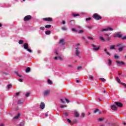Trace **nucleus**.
<instances>
[{"mask_svg": "<svg viewBox=\"0 0 126 126\" xmlns=\"http://www.w3.org/2000/svg\"><path fill=\"white\" fill-rule=\"evenodd\" d=\"M98 121H99V122H102V121H103V119H102V118H99V119H98Z\"/></svg>", "mask_w": 126, "mask_h": 126, "instance_id": "55", "label": "nucleus"}, {"mask_svg": "<svg viewBox=\"0 0 126 126\" xmlns=\"http://www.w3.org/2000/svg\"><path fill=\"white\" fill-rule=\"evenodd\" d=\"M73 16H74V17H76V16H79V14H73Z\"/></svg>", "mask_w": 126, "mask_h": 126, "instance_id": "39", "label": "nucleus"}, {"mask_svg": "<svg viewBox=\"0 0 126 126\" xmlns=\"http://www.w3.org/2000/svg\"><path fill=\"white\" fill-rule=\"evenodd\" d=\"M72 31H73V32H78V33H83V31L81 30V31H78L77 30H76V29L74 28L72 29Z\"/></svg>", "mask_w": 126, "mask_h": 126, "instance_id": "11", "label": "nucleus"}, {"mask_svg": "<svg viewBox=\"0 0 126 126\" xmlns=\"http://www.w3.org/2000/svg\"><path fill=\"white\" fill-rule=\"evenodd\" d=\"M104 52L106 53V54H107V55H108V56H111V53H109V52H108V50H107V49L105 48L104 49Z\"/></svg>", "mask_w": 126, "mask_h": 126, "instance_id": "21", "label": "nucleus"}, {"mask_svg": "<svg viewBox=\"0 0 126 126\" xmlns=\"http://www.w3.org/2000/svg\"><path fill=\"white\" fill-rule=\"evenodd\" d=\"M122 40H126V35L122 37Z\"/></svg>", "mask_w": 126, "mask_h": 126, "instance_id": "44", "label": "nucleus"}, {"mask_svg": "<svg viewBox=\"0 0 126 126\" xmlns=\"http://www.w3.org/2000/svg\"><path fill=\"white\" fill-rule=\"evenodd\" d=\"M16 96H18V95H19V93H17L16 94Z\"/></svg>", "mask_w": 126, "mask_h": 126, "instance_id": "60", "label": "nucleus"}, {"mask_svg": "<svg viewBox=\"0 0 126 126\" xmlns=\"http://www.w3.org/2000/svg\"><path fill=\"white\" fill-rule=\"evenodd\" d=\"M40 109H42V110L45 108V103H44V102L41 103L40 105Z\"/></svg>", "mask_w": 126, "mask_h": 126, "instance_id": "12", "label": "nucleus"}, {"mask_svg": "<svg viewBox=\"0 0 126 126\" xmlns=\"http://www.w3.org/2000/svg\"><path fill=\"white\" fill-rule=\"evenodd\" d=\"M67 122H68L69 124H70L71 123V121H70V120H69V119H67Z\"/></svg>", "mask_w": 126, "mask_h": 126, "instance_id": "49", "label": "nucleus"}, {"mask_svg": "<svg viewBox=\"0 0 126 126\" xmlns=\"http://www.w3.org/2000/svg\"><path fill=\"white\" fill-rule=\"evenodd\" d=\"M16 74L17 76H19V77H21V75H19L18 73H16Z\"/></svg>", "mask_w": 126, "mask_h": 126, "instance_id": "54", "label": "nucleus"}, {"mask_svg": "<svg viewBox=\"0 0 126 126\" xmlns=\"http://www.w3.org/2000/svg\"><path fill=\"white\" fill-rule=\"evenodd\" d=\"M116 81H117L118 83H121V80L118 77H116Z\"/></svg>", "mask_w": 126, "mask_h": 126, "instance_id": "24", "label": "nucleus"}, {"mask_svg": "<svg viewBox=\"0 0 126 126\" xmlns=\"http://www.w3.org/2000/svg\"><path fill=\"white\" fill-rule=\"evenodd\" d=\"M48 84H53V82H52V81L51 80H48Z\"/></svg>", "mask_w": 126, "mask_h": 126, "instance_id": "31", "label": "nucleus"}, {"mask_svg": "<svg viewBox=\"0 0 126 126\" xmlns=\"http://www.w3.org/2000/svg\"><path fill=\"white\" fill-rule=\"evenodd\" d=\"M27 50L29 52V53H32V50L31 49H29V48L27 49Z\"/></svg>", "mask_w": 126, "mask_h": 126, "instance_id": "46", "label": "nucleus"}, {"mask_svg": "<svg viewBox=\"0 0 126 126\" xmlns=\"http://www.w3.org/2000/svg\"><path fill=\"white\" fill-rule=\"evenodd\" d=\"M104 125L103 124L100 125V126H104Z\"/></svg>", "mask_w": 126, "mask_h": 126, "instance_id": "64", "label": "nucleus"}, {"mask_svg": "<svg viewBox=\"0 0 126 126\" xmlns=\"http://www.w3.org/2000/svg\"><path fill=\"white\" fill-rule=\"evenodd\" d=\"M117 47H120V48L118 49L119 52H122L123 49L125 48V45L123 43H119L117 45Z\"/></svg>", "mask_w": 126, "mask_h": 126, "instance_id": "2", "label": "nucleus"}, {"mask_svg": "<svg viewBox=\"0 0 126 126\" xmlns=\"http://www.w3.org/2000/svg\"><path fill=\"white\" fill-rule=\"evenodd\" d=\"M19 44H20V45L23 44V40H20L19 41Z\"/></svg>", "mask_w": 126, "mask_h": 126, "instance_id": "36", "label": "nucleus"}, {"mask_svg": "<svg viewBox=\"0 0 126 126\" xmlns=\"http://www.w3.org/2000/svg\"><path fill=\"white\" fill-rule=\"evenodd\" d=\"M61 101L63 104H65V101L66 103H69V100L67 98H62L61 99Z\"/></svg>", "mask_w": 126, "mask_h": 126, "instance_id": "6", "label": "nucleus"}, {"mask_svg": "<svg viewBox=\"0 0 126 126\" xmlns=\"http://www.w3.org/2000/svg\"><path fill=\"white\" fill-rule=\"evenodd\" d=\"M98 111H99V109H96L94 111V113H97V112H98Z\"/></svg>", "mask_w": 126, "mask_h": 126, "instance_id": "51", "label": "nucleus"}, {"mask_svg": "<svg viewBox=\"0 0 126 126\" xmlns=\"http://www.w3.org/2000/svg\"><path fill=\"white\" fill-rule=\"evenodd\" d=\"M60 107L62 109H63V108L66 107V105H61Z\"/></svg>", "mask_w": 126, "mask_h": 126, "instance_id": "38", "label": "nucleus"}, {"mask_svg": "<svg viewBox=\"0 0 126 126\" xmlns=\"http://www.w3.org/2000/svg\"><path fill=\"white\" fill-rule=\"evenodd\" d=\"M30 70H31L30 67H28L26 69V72H27V73L30 72Z\"/></svg>", "mask_w": 126, "mask_h": 126, "instance_id": "22", "label": "nucleus"}, {"mask_svg": "<svg viewBox=\"0 0 126 126\" xmlns=\"http://www.w3.org/2000/svg\"><path fill=\"white\" fill-rule=\"evenodd\" d=\"M90 78H91V79H93V76H90Z\"/></svg>", "mask_w": 126, "mask_h": 126, "instance_id": "58", "label": "nucleus"}, {"mask_svg": "<svg viewBox=\"0 0 126 126\" xmlns=\"http://www.w3.org/2000/svg\"><path fill=\"white\" fill-rule=\"evenodd\" d=\"M86 21H89V20H91V18H87L86 19Z\"/></svg>", "mask_w": 126, "mask_h": 126, "instance_id": "43", "label": "nucleus"}, {"mask_svg": "<svg viewBox=\"0 0 126 126\" xmlns=\"http://www.w3.org/2000/svg\"><path fill=\"white\" fill-rule=\"evenodd\" d=\"M88 29H91L92 28H93V26H89L87 27Z\"/></svg>", "mask_w": 126, "mask_h": 126, "instance_id": "37", "label": "nucleus"}, {"mask_svg": "<svg viewBox=\"0 0 126 126\" xmlns=\"http://www.w3.org/2000/svg\"><path fill=\"white\" fill-rule=\"evenodd\" d=\"M109 30L110 31H113V29H112L111 28L107 27L105 29H102L101 31V32H105L109 31Z\"/></svg>", "mask_w": 126, "mask_h": 126, "instance_id": "4", "label": "nucleus"}, {"mask_svg": "<svg viewBox=\"0 0 126 126\" xmlns=\"http://www.w3.org/2000/svg\"><path fill=\"white\" fill-rule=\"evenodd\" d=\"M62 23L63 24H65V21H63Z\"/></svg>", "mask_w": 126, "mask_h": 126, "instance_id": "57", "label": "nucleus"}, {"mask_svg": "<svg viewBox=\"0 0 126 126\" xmlns=\"http://www.w3.org/2000/svg\"><path fill=\"white\" fill-rule=\"evenodd\" d=\"M110 40H111V37H108L107 38V41H110Z\"/></svg>", "mask_w": 126, "mask_h": 126, "instance_id": "52", "label": "nucleus"}, {"mask_svg": "<svg viewBox=\"0 0 126 126\" xmlns=\"http://www.w3.org/2000/svg\"><path fill=\"white\" fill-rule=\"evenodd\" d=\"M59 44L60 45H64V39H61L59 42Z\"/></svg>", "mask_w": 126, "mask_h": 126, "instance_id": "14", "label": "nucleus"}, {"mask_svg": "<svg viewBox=\"0 0 126 126\" xmlns=\"http://www.w3.org/2000/svg\"><path fill=\"white\" fill-rule=\"evenodd\" d=\"M122 34H121V32H117L116 34H115L113 35V37L114 38H117V37L122 38Z\"/></svg>", "mask_w": 126, "mask_h": 126, "instance_id": "5", "label": "nucleus"}, {"mask_svg": "<svg viewBox=\"0 0 126 126\" xmlns=\"http://www.w3.org/2000/svg\"><path fill=\"white\" fill-rule=\"evenodd\" d=\"M75 55L77 57H79V58H80V56H79L80 52H79V48L78 47L75 48Z\"/></svg>", "mask_w": 126, "mask_h": 126, "instance_id": "3", "label": "nucleus"}, {"mask_svg": "<svg viewBox=\"0 0 126 126\" xmlns=\"http://www.w3.org/2000/svg\"><path fill=\"white\" fill-rule=\"evenodd\" d=\"M93 48L94 49V51H98L99 49H100V47H97L95 45H93Z\"/></svg>", "mask_w": 126, "mask_h": 126, "instance_id": "10", "label": "nucleus"}, {"mask_svg": "<svg viewBox=\"0 0 126 126\" xmlns=\"http://www.w3.org/2000/svg\"><path fill=\"white\" fill-rule=\"evenodd\" d=\"M123 125H124L125 126H126V123L125 122H123Z\"/></svg>", "mask_w": 126, "mask_h": 126, "instance_id": "63", "label": "nucleus"}, {"mask_svg": "<svg viewBox=\"0 0 126 126\" xmlns=\"http://www.w3.org/2000/svg\"><path fill=\"white\" fill-rule=\"evenodd\" d=\"M108 64L109 65H112V61L111 59H108Z\"/></svg>", "mask_w": 126, "mask_h": 126, "instance_id": "25", "label": "nucleus"}, {"mask_svg": "<svg viewBox=\"0 0 126 126\" xmlns=\"http://www.w3.org/2000/svg\"><path fill=\"white\" fill-rule=\"evenodd\" d=\"M105 36H107V37H109V35L108 34H105Z\"/></svg>", "mask_w": 126, "mask_h": 126, "instance_id": "62", "label": "nucleus"}, {"mask_svg": "<svg viewBox=\"0 0 126 126\" xmlns=\"http://www.w3.org/2000/svg\"><path fill=\"white\" fill-rule=\"evenodd\" d=\"M81 116H82L83 118H84V117H85V114H84V113H82Z\"/></svg>", "mask_w": 126, "mask_h": 126, "instance_id": "50", "label": "nucleus"}, {"mask_svg": "<svg viewBox=\"0 0 126 126\" xmlns=\"http://www.w3.org/2000/svg\"><path fill=\"white\" fill-rule=\"evenodd\" d=\"M54 60H60V61H63V58L61 57H59L58 58L56 57L54 58Z\"/></svg>", "mask_w": 126, "mask_h": 126, "instance_id": "20", "label": "nucleus"}, {"mask_svg": "<svg viewBox=\"0 0 126 126\" xmlns=\"http://www.w3.org/2000/svg\"><path fill=\"white\" fill-rule=\"evenodd\" d=\"M43 20H44V21H53V19L50 17L44 18Z\"/></svg>", "mask_w": 126, "mask_h": 126, "instance_id": "9", "label": "nucleus"}, {"mask_svg": "<svg viewBox=\"0 0 126 126\" xmlns=\"http://www.w3.org/2000/svg\"><path fill=\"white\" fill-rule=\"evenodd\" d=\"M22 103H23V101H22V100H19V101L18 102V104H22Z\"/></svg>", "mask_w": 126, "mask_h": 126, "instance_id": "40", "label": "nucleus"}, {"mask_svg": "<svg viewBox=\"0 0 126 126\" xmlns=\"http://www.w3.org/2000/svg\"><path fill=\"white\" fill-rule=\"evenodd\" d=\"M12 87V85H7V89H10V88H11Z\"/></svg>", "mask_w": 126, "mask_h": 126, "instance_id": "32", "label": "nucleus"}, {"mask_svg": "<svg viewBox=\"0 0 126 126\" xmlns=\"http://www.w3.org/2000/svg\"><path fill=\"white\" fill-rule=\"evenodd\" d=\"M88 39H89V40H91L92 41H93V40H94V38H93V37L91 36H88Z\"/></svg>", "mask_w": 126, "mask_h": 126, "instance_id": "30", "label": "nucleus"}, {"mask_svg": "<svg viewBox=\"0 0 126 126\" xmlns=\"http://www.w3.org/2000/svg\"><path fill=\"white\" fill-rule=\"evenodd\" d=\"M62 30H63L64 31L67 30V29L64 27H62Z\"/></svg>", "mask_w": 126, "mask_h": 126, "instance_id": "35", "label": "nucleus"}, {"mask_svg": "<svg viewBox=\"0 0 126 126\" xmlns=\"http://www.w3.org/2000/svg\"><path fill=\"white\" fill-rule=\"evenodd\" d=\"M48 116H49V114H48V113H45V117H47Z\"/></svg>", "mask_w": 126, "mask_h": 126, "instance_id": "56", "label": "nucleus"}, {"mask_svg": "<svg viewBox=\"0 0 126 126\" xmlns=\"http://www.w3.org/2000/svg\"><path fill=\"white\" fill-rule=\"evenodd\" d=\"M122 85H123V86H124L125 88H126V84L125 83H122Z\"/></svg>", "mask_w": 126, "mask_h": 126, "instance_id": "47", "label": "nucleus"}, {"mask_svg": "<svg viewBox=\"0 0 126 126\" xmlns=\"http://www.w3.org/2000/svg\"><path fill=\"white\" fill-rule=\"evenodd\" d=\"M63 115H64V116H65L66 117L68 116V113H67V112H64L63 113Z\"/></svg>", "mask_w": 126, "mask_h": 126, "instance_id": "45", "label": "nucleus"}, {"mask_svg": "<svg viewBox=\"0 0 126 126\" xmlns=\"http://www.w3.org/2000/svg\"><path fill=\"white\" fill-rule=\"evenodd\" d=\"M100 80H101L102 82H105L106 81V79H104L103 78H99Z\"/></svg>", "mask_w": 126, "mask_h": 126, "instance_id": "28", "label": "nucleus"}, {"mask_svg": "<svg viewBox=\"0 0 126 126\" xmlns=\"http://www.w3.org/2000/svg\"><path fill=\"white\" fill-rule=\"evenodd\" d=\"M81 68H82V67L81 66H79L77 67V69L79 70L80 69H81Z\"/></svg>", "mask_w": 126, "mask_h": 126, "instance_id": "42", "label": "nucleus"}, {"mask_svg": "<svg viewBox=\"0 0 126 126\" xmlns=\"http://www.w3.org/2000/svg\"><path fill=\"white\" fill-rule=\"evenodd\" d=\"M49 93H50L49 90L45 91L44 92V96H47V95H49Z\"/></svg>", "mask_w": 126, "mask_h": 126, "instance_id": "15", "label": "nucleus"}, {"mask_svg": "<svg viewBox=\"0 0 126 126\" xmlns=\"http://www.w3.org/2000/svg\"><path fill=\"white\" fill-rule=\"evenodd\" d=\"M20 117V113H18L17 115H16L13 118V120H18Z\"/></svg>", "mask_w": 126, "mask_h": 126, "instance_id": "16", "label": "nucleus"}, {"mask_svg": "<svg viewBox=\"0 0 126 126\" xmlns=\"http://www.w3.org/2000/svg\"><path fill=\"white\" fill-rule=\"evenodd\" d=\"M52 27V25H47L46 26H45V28H51Z\"/></svg>", "mask_w": 126, "mask_h": 126, "instance_id": "26", "label": "nucleus"}, {"mask_svg": "<svg viewBox=\"0 0 126 126\" xmlns=\"http://www.w3.org/2000/svg\"><path fill=\"white\" fill-rule=\"evenodd\" d=\"M29 45H28V43H25L24 44V49H25V50H27V49L28 48Z\"/></svg>", "mask_w": 126, "mask_h": 126, "instance_id": "19", "label": "nucleus"}, {"mask_svg": "<svg viewBox=\"0 0 126 126\" xmlns=\"http://www.w3.org/2000/svg\"><path fill=\"white\" fill-rule=\"evenodd\" d=\"M116 63L118 64V65H120L121 64H125V63H124V62H120L119 61H117Z\"/></svg>", "mask_w": 126, "mask_h": 126, "instance_id": "17", "label": "nucleus"}, {"mask_svg": "<svg viewBox=\"0 0 126 126\" xmlns=\"http://www.w3.org/2000/svg\"><path fill=\"white\" fill-rule=\"evenodd\" d=\"M46 35H50L51 34V31H46L45 32Z\"/></svg>", "mask_w": 126, "mask_h": 126, "instance_id": "23", "label": "nucleus"}, {"mask_svg": "<svg viewBox=\"0 0 126 126\" xmlns=\"http://www.w3.org/2000/svg\"><path fill=\"white\" fill-rule=\"evenodd\" d=\"M115 104L117 106V107H119V108H122L123 107V104L121 102H115Z\"/></svg>", "mask_w": 126, "mask_h": 126, "instance_id": "8", "label": "nucleus"}, {"mask_svg": "<svg viewBox=\"0 0 126 126\" xmlns=\"http://www.w3.org/2000/svg\"><path fill=\"white\" fill-rule=\"evenodd\" d=\"M55 54H56V55L59 54V53H58V51H57V50H55Z\"/></svg>", "mask_w": 126, "mask_h": 126, "instance_id": "59", "label": "nucleus"}, {"mask_svg": "<svg viewBox=\"0 0 126 126\" xmlns=\"http://www.w3.org/2000/svg\"><path fill=\"white\" fill-rule=\"evenodd\" d=\"M93 18L95 20H100V19H102V17L100 16L98 14L95 13L93 15Z\"/></svg>", "mask_w": 126, "mask_h": 126, "instance_id": "1", "label": "nucleus"}, {"mask_svg": "<svg viewBox=\"0 0 126 126\" xmlns=\"http://www.w3.org/2000/svg\"><path fill=\"white\" fill-rule=\"evenodd\" d=\"M111 109L114 111H117V107L116 106V105H111Z\"/></svg>", "mask_w": 126, "mask_h": 126, "instance_id": "18", "label": "nucleus"}, {"mask_svg": "<svg viewBox=\"0 0 126 126\" xmlns=\"http://www.w3.org/2000/svg\"><path fill=\"white\" fill-rule=\"evenodd\" d=\"M99 39H100L101 41H105V39H104V37H103L102 36H100V37H99Z\"/></svg>", "mask_w": 126, "mask_h": 126, "instance_id": "34", "label": "nucleus"}, {"mask_svg": "<svg viewBox=\"0 0 126 126\" xmlns=\"http://www.w3.org/2000/svg\"><path fill=\"white\" fill-rule=\"evenodd\" d=\"M0 126H4V125H3V124H1L0 125Z\"/></svg>", "mask_w": 126, "mask_h": 126, "instance_id": "61", "label": "nucleus"}, {"mask_svg": "<svg viewBox=\"0 0 126 126\" xmlns=\"http://www.w3.org/2000/svg\"><path fill=\"white\" fill-rule=\"evenodd\" d=\"M32 18V17L31 15H28L25 17L24 18V21H28V20H30Z\"/></svg>", "mask_w": 126, "mask_h": 126, "instance_id": "7", "label": "nucleus"}, {"mask_svg": "<svg viewBox=\"0 0 126 126\" xmlns=\"http://www.w3.org/2000/svg\"><path fill=\"white\" fill-rule=\"evenodd\" d=\"M18 80H19V81L20 82H22V81H23V79H19Z\"/></svg>", "mask_w": 126, "mask_h": 126, "instance_id": "53", "label": "nucleus"}, {"mask_svg": "<svg viewBox=\"0 0 126 126\" xmlns=\"http://www.w3.org/2000/svg\"><path fill=\"white\" fill-rule=\"evenodd\" d=\"M40 30H43V31L45 30V27H40Z\"/></svg>", "mask_w": 126, "mask_h": 126, "instance_id": "48", "label": "nucleus"}, {"mask_svg": "<svg viewBox=\"0 0 126 126\" xmlns=\"http://www.w3.org/2000/svg\"><path fill=\"white\" fill-rule=\"evenodd\" d=\"M110 50H114V49H115V46H114V45L110 46Z\"/></svg>", "mask_w": 126, "mask_h": 126, "instance_id": "29", "label": "nucleus"}, {"mask_svg": "<svg viewBox=\"0 0 126 126\" xmlns=\"http://www.w3.org/2000/svg\"><path fill=\"white\" fill-rule=\"evenodd\" d=\"M30 95V93H27L26 94V97H29V95Z\"/></svg>", "mask_w": 126, "mask_h": 126, "instance_id": "41", "label": "nucleus"}, {"mask_svg": "<svg viewBox=\"0 0 126 126\" xmlns=\"http://www.w3.org/2000/svg\"><path fill=\"white\" fill-rule=\"evenodd\" d=\"M74 116H75V117H76V118H78L79 117V113L78 112H77L76 111H74Z\"/></svg>", "mask_w": 126, "mask_h": 126, "instance_id": "13", "label": "nucleus"}, {"mask_svg": "<svg viewBox=\"0 0 126 126\" xmlns=\"http://www.w3.org/2000/svg\"><path fill=\"white\" fill-rule=\"evenodd\" d=\"M119 58H120L119 56H118V55L117 54H115L114 55V58L115 59V60H118Z\"/></svg>", "mask_w": 126, "mask_h": 126, "instance_id": "27", "label": "nucleus"}, {"mask_svg": "<svg viewBox=\"0 0 126 126\" xmlns=\"http://www.w3.org/2000/svg\"><path fill=\"white\" fill-rule=\"evenodd\" d=\"M17 126H24V123L22 122V123H20V125H17Z\"/></svg>", "mask_w": 126, "mask_h": 126, "instance_id": "33", "label": "nucleus"}]
</instances>
